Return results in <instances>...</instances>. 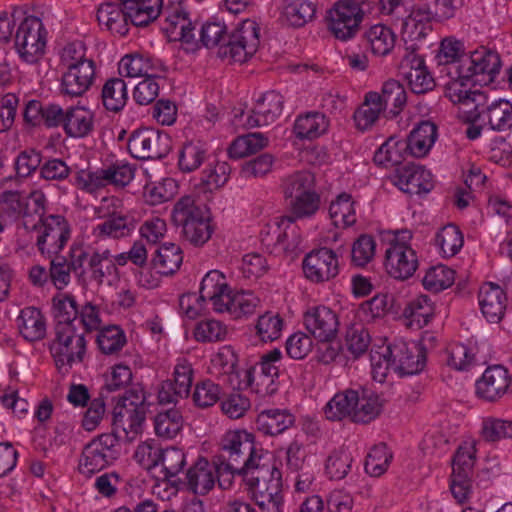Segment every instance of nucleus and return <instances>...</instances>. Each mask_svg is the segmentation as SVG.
Returning <instances> with one entry per match:
<instances>
[{"label": "nucleus", "mask_w": 512, "mask_h": 512, "mask_svg": "<svg viewBox=\"0 0 512 512\" xmlns=\"http://www.w3.org/2000/svg\"><path fill=\"white\" fill-rule=\"evenodd\" d=\"M171 218L181 238L195 247L208 242L214 231L208 208L197 204L190 196H184L175 203Z\"/></svg>", "instance_id": "f257e3e1"}, {"label": "nucleus", "mask_w": 512, "mask_h": 512, "mask_svg": "<svg viewBox=\"0 0 512 512\" xmlns=\"http://www.w3.org/2000/svg\"><path fill=\"white\" fill-rule=\"evenodd\" d=\"M261 458V454L255 448L253 434L245 430H235L223 435L220 451L213 460L224 462V469L240 466L243 472H269V467L260 464Z\"/></svg>", "instance_id": "f03ea898"}, {"label": "nucleus", "mask_w": 512, "mask_h": 512, "mask_svg": "<svg viewBox=\"0 0 512 512\" xmlns=\"http://www.w3.org/2000/svg\"><path fill=\"white\" fill-rule=\"evenodd\" d=\"M149 404L145 391L141 387H133L121 396L114 409L112 432L119 443L122 435L128 441H133L143 431Z\"/></svg>", "instance_id": "7ed1b4c3"}, {"label": "nucleus", "mask_w": 512, "mask_h": 512, "mask_svg": "<svg viewBox=\"0 0 512 512\" xmlns=\"http://www.w3.org/2000/svg\"><path fill=\"white\" fill-rule=\"evenodd\" d=\"M75 274L80 282L87 279L101 286L104 279L117 272L113 255L109 249H85L77 245L76 257L73 262Z\"/></svg>", "instance_id": "20e7f679"}, {"label": "nucleus", "mask_w": 512, "mask_h": 512, "mask_svg": "<svg viewBox=\"0 0 512 512\" xmlns=\"http://www.w3.org/2000/svg\"><path fill=\"white\" fill-rule=\"evenodd\" d=\"M26 230L38 233L36 246L43 256L59 254L71 236V228L68 221L62 215H48L41 223L30 225L29 220L22 223Z\"/></svg>", "instance_id": "39448f33"}, {"label": "nucleus", "mask_w": 512, "mask_h": 512, "mask_svg": "<svg viewBox=\"0 0 512 512\" xmlns=\"http://www.w3.org/2000/svg\"><path fill=\"white\" fill-rule=\"evenodd\" d=\"M86 350L84 332L77 326L55 328V339L50 344V352L59 371L67 373L75 362H82Z\"/></svg>", "instance_id": "423d86ee"}, {"label": "nucleus", "mask_w": 512, "mask_h": 512, "mask_svg": "<svg viewBox=\"0 0 512 512\" xmlns=\"http://www.w3.org/2000/svg\"><path fill=\"white\" fill-rule=\"evenodd\" d=\"M260 28L256 21L245 19L228 35L226 43L218 49L221 58L243 63L251 58L260 44Z\"/></svg>", "instance_id": "0eeeda50"}, {"label": "nucleus", "mask_w": 512, "mask_h": 512, "mask_svg": "<svg viewBox=\"0 0 512 512\" xmlns=\"http://www.w3.org/2000/svg\"><path fill=\"white\" fill-rule=\"evenodd\" d=\"M120 456V446L114 434L104 433L85 445L79 461V471L92 475L113 464Z\"/></svg>", "instance_id": "6e6552de"}, {"label": "nucleus", "mask_w": 512, "mask_h": 512, "mask_svg": "<svg viewBox=\"0 0 512 512\" xmlns=\"http://www.w3.org/2000/svg\"><path fill=\"white\" fill-rule=\"evenodd\" d=\"M47 31L40 18L27 16L15 33V48L20 58L29 64L36 63L44 54Z\"/></svg>", "instance_id": "1a4fd4ad"}, {"label": "nucleus", "mask_w": 512, "mask_h": 512, "mask_svg": "<svg viewBox=\"0 0 512 512\" xmlns=\"http://www.w3.org/2000/svg\"><path fill=\"white\" fill-rule=\"evenodd\" d=\"M127 146L130 154L136 159H162L170 152L172 140L165 132L141 128L132 132Z\"/></svg>", "instance_id": "9d476101"}, {"label": "nucleus", "mask_w": 512, "mask_h": 512, "mask_svg": "<svg viewBox=\"0 0 512 512\" xmlns=\"http://www.w3.org/2000/svg\"><path fill=\"white\" fill-rule=\"evenodd\" d=\"M255 476H258V482L249 486L248 491L260 512H282L281 471L272 467L269 472L256 473Z\"/></svg>", "instance_id": "9b49d317"}, {"label": "nucleus", "mask_w": 512, "mask_h": 512, "mask_svg": "<svg viewBox=\"0 0 512 512\" xmlns=\"http://www.w3.org/2000/svg\"><path fill=\"white\" fill-rule=\"evenodd\" d=\"M140 455L148 456L147 469L162 465L163 479L172 486V480L179 478L178 474L186 465V455L184 451L177 447H167L165 449L155 448L149 444L140 445L137 448L136 457Z\"/></svg>", "instance_id": "f8f14e48"}, {"label": "nucleus", "mask_w": 512, "mask_h": 512, "mask_svg": "<svg viewBox=\"0 0 512 512\" xmlns=\"http://www.w3.org/2000/svg\"><path fill=\"white\" fill-rule=\"evenodd\" d=\"M305 277L313 283H323L339 274V261L336 253L327 247L309 252L302 262Z\"/></svg>", "instance_id": "ddd939ff"}, {"label": "nucleus", "mask_w": 512, "mask_h": 512, "mask_svg": "<svg viewBox=\"0 0 512 512\" xmlns=\"http://www.w3.org/2000/svg\"><path fill=\"white\" fill-rule=\"evenodd\" d=\"M383 357L388 364L395 365L402 375H414L425 367L426 349L421 344L413 343L409 347L405 342H400L388 346Z\"/></svg>", "instance_id": "4468645a"}, {"label": "nucleus", "mask_w": 512, "mask_h": 512, "mask_svg": "<svg viewBox=\"0 0 512 512\" xmlns=\"http://www.w3.org/2000/svg\"><path fill=\"white\" fill-rule=\"evenodd\" d=\"M470 119L480 122L494 131H506L512 128V104L505 99L489 100L485 94L483 105L471 111Z\"/></svg>", "instance_id": "2eb2a0df"}, {"label": "nucleus", "mask_w": 512, "mask_h": 512, "mask_svg": "<svg viewBox=\"0 0 512 512\" xmlns=\"http://www.w3.org/2000/svg\"><path fill=\"white\" fill-rule=\"evenodd\" d=\"M96 67L93 60H81L67 64L61 78V92L71 97H80L93 85Z\"/></svg>", "instance_id": "dca6fc26"}, {"label": "nucleus", "mask_w": 512, "mask_h": 512, "mask_svg": "<svg viewBox=\"0 0 512 512\" xmlns=\"http://www.w3.org/2000/svg\"><path fill=\"white\" fill-rule=\"evenodd\" d=\"M461 61L462 64L456 67L455 72L462 73L463 78H473L476 75L487 74L493 80L501 68L499 54L484 46L470 51Z\"/></svg>", "instance_id": "f3484780"}, {"label": "nucleus", "mask_w": 512, "mask_h": 512, "mask_svg": "<svg viewBox=\"0 0 512 512\" xmlns=\"http://www.w3.org/2000/svg\"><path fill=\"white\" fill-rule=\"evenodd\" d=\"M214 463L204 457H199L197 461L189 467L184 479L176 478L172 480V487L176 489L186 488L189 492L205 496L215 486Z\"/></svg>", "instance_id": "a211bd4d"}, {"label": "nucleus", "mask_w": 512, "mask_h": 512, "mask_svg": "<svg viewBox=\"0 0 512 512\" xmlns=\"http://www.w3.org/2000/svg\"><path fill=\"white\" fill-rule=\"evenodd\" d=\"M304 324L307 331L320 342H332L338 334V315L331 308L320 305L305 312Z\"/></svg>", "instance_id": "6ab92c4d"}, {"label": "nucleus", "mask_w": 512, "mask_h": 512, "mask_svg": "<svg viewBox=\"0 0 512 512\" xmlns=\"http://www.w3.org/2000/svg\"><path fill=\"white\" fill-rule=\"evenodd\" d=\"M418 267L416 252L404 242L395 241L385 252V268L390 276L406 280Z\"/></svg>", "instance_id": "aec40b11"}, {"label": "nucleus", "mask_w": 512, "mask_h": 512, "mask_svg": "<svg viewBox=\"0 0 512 512\" xmlns=\"http://www.w3.org/2000/svg\"><path fill=\"white\" fill-rule=\"evenodd\" d=\"M393 183L401 191L410 195L427 194L434 187L430 171L414 163L397 167Z\"/></svg>", "instance_id": "412c9836"}, {"label": "nucleus", "mask_w": 512, "mask_h": 512, "mask_svg": "<svg viewBox=\"0 0 512 512\" xmlns=\"http://www.w3.org/2000/svg\"><path fill=\"white\" fill-rule=\"evenodd\" d=\"M283 96L274 91L264 93L255 103L251 113L242 123L247 128L260 127L273 123L282 113Z\"/></svg>", "instance_id": "4be33fe9"}, {"label": "nucleus", "mask_w": 512, "mask_h": 512, "mask_svg": "<svg viewBox=\"0 0 512 512\" xmlns=\"http://www.w3.org/2000/svg\"><path fill=\"white\" fill-rule=\"evenodd\" d=\"M162 15L165 17L162 30L171 40L186 44H197L196 27L180 4L163 10Z\"/></svg>", "instance_id": "5701e85b"}, {"label": "nucleus", "mask_w": 512, "mask_h": 512, "mask_svg": "<svg viewBox=\"0 0 512 512\" xmlns=\"http://www.w3.org/2000/svg\"><path fill=\"white\" fill-rule=\"evenodd\" d=\"M463 75L448 76L450 80L445 83V96L453 103L464 107L465 112L471 115L476 106L483 105L485 93L476 89L472 90L469 83L472 78H463Z\"/></svg>", "instance_id": "b1692460"}, {"label": "nucleus", "mask_w": 512, "mask_h": 512, "mask_svg": "<svg viewBox=\"0 0 512 512\" xmlns=\"http://www.w3.org/2000/svg\"><path fill=\"white\" fill-rule=\"evenodd\" d=\"M511 382L508 371L501 365L488 367L476 382L477 395L487 401H496L507 393Z\"/></svg>", "instance_id": "393cba45"}, {"label": "nucleus", "mask_w": 512, "mask_h": 512, "mask_svg": "<svg viewBox=\"0 0 512 512\" xmlns=\"http://www.w3.org/2000/svg\"><path fill=\"white\" fill-rule=\"evenodd\" d=\"M478 300L482 314L488 322L499 323L502 320L507 307V296L499 285L492 282L483 284Z\"/></svg>", "instance_id": "a878e982"}, {"label": "nucleus", "mask_w": 512, "mask_h": 512, "mask_svg": "<svg viewBox=\"0 0 512 512\" xmlns=\"http://www.w3.org/2000/svg\"><path fill=\"white\" fill-rule=\"evenodd\" d=\"M369 101L382 104L387 111L388 118H395L404 109L407 103V93L404 86L395 79L384 82L381 93L369 92Z\"/></svg>", "instance_id": "bb28decb"}, {"label": "nucleus", "mask_w": 512, "mask_h": 512, "mask_svg": "<svg viewBox=\"0 0 512 512\" xmlns=\"http://www.w3.org/2000/svg\"><path fill=\"white\" fill-rule=\"evenodd\" d=\"M97 20L107 30L119 36H125L132 24V12L121 5V1L102 3L97 10Z\"/></svg>", "instance_id": "cd10ccee"}, {"label": "nucleus", "mask_w": 512, "mask_h": 512, "mask_svg": "<svg viewBox=\"0 0 512 512\" xmlns=\"http://www.w3.org/2000/svg\"><path fill=\"white\" fill-rule=\"evenodd\" d=\"M296 418L288 409H266L256 418V429L265 436H277L293 427Z\"/></svg>", "instance_id": "c85d7f7f"}, {"label": "nucleus", "mask_w": 512, "mask_h": 512, "mask_svg": "<svg viewBox=\"0 0 512 512\" xmlns=\"http://www.w3.org/2000/svg\"><path fill=\"white\" fill-rule=\"evenodd\" d=\"M437 126L429 121H420L405 140L409 155L415 158L425 157L437 139Z\"/></svg>", "instance_id": "c756f323"}, {"label": "nucleus", "mask_w": 512, "mask_h": 512, "mask_svg": "<svg viewBox=\"0 0 512 512\" xmlns=\"http://www.w3.org/2000/svg\"><path fill=\"white\" fill-rule=\"evenodd\" d=\"M17 326L20 335L29 342L40 341L47 332L46 318L36 307H25L17 317Z\"/></svg>", "instance_id": "7c9ffc66"}, {"label": "nucleus", "mask_w": 512, "mask_h": 512, "mask_svg": "<svg viewBox=\"0 0 512 512\" xmlns=\"http://www.w3.org/2000/svg\"><path fill=\"white\" fill-rule=\"evenodd\" d=\"M357 392V405H355L352 421L368 424L375 420L382 412L384 399L375 391L368 388H359Z\"/></svg>", "instance_id": "2f4dec72"}, {"label": "nucleus", "mask_w": 512, "mask_h": 512, "mask_svg": "<svg viewBox=\"0 0 512 512\" xmlns=\"http://www.w3.org/2000/svg\"><path fill=\"white\" fill-rule=\"evenodd\" d=\"M136 224L137 220L131 214L113 212L94 228V234L100 238L119 239L130 235Z\"/></svg>", "instance_id": "473e14b6"}, {"label": "nucleus", "mask_w": 512, "mask_h": 512, "mask_svg": "<svg viewBox=\"0 0 512 512\" xmlns=\"http://www.w3.org/2000/svg\"><path fill=\"white\" fill-rule=\"evenodd\" d=\"M93 113L84 107L70 106L66 108V121L64 132L73 138H83L89 135L94 128Z\"/></svg>", "instance_id": "72a5a7b5"}, {"label": "nucleus", "mask_w": 512, "mask_h": 512, "mask_svg": "<svg viewBox=\"0 0 512 512\" xmlns=\"http://www.w3.org/2000/svg\"><path fill=\"white\" fill-rule=\"evenodd\" d=\"M467 56L465 53L464 44L453 38H446L442 40L439 51L437 53L438 65L442 66L441 73H446L447 76L461 75L462 73L455 72L456 67L462 64V59Z\"/></svg>", "instance_id": "f704fd0d"}, {"label": "nucleus", "mask_w": 512, "mask_h": 512, "mask_svg": "<svg viewBox=\"0 0 512 512\" xmlns=\"http://www.w3.org/2000/svg\"><path fill=\"white\" fill-rule=\"evenodd\" d=\"M357 392L355 389H346L336 393L323 408L328 420L341 421L346 417L352 420L355 405H357Z\"/></svg>", "instance_id": "c9c22d12"}, {"label": "nucleus", "mask_w": 512, "mask_h": 512, "mask_svg": "<svg viewBox=\"0 0 512 512\" xmlns=\"http://www.w3.org/2000/svg\"><path fill=\"white\" fill-rule=\"evenodd\" d=\"M209 159L208 145L201 140H191L183 144L179 151L178 166L184 173L197 170Z\"/></svg>", "instance_id": "e433bc0d"}, {"label": "nucleus", "mask_w": 512, "mask_h": 512, "mask_svg": "<svg viewBox=\"0 0 512 512\" xmlns=\"http://www.w3.org/2000/svg\"><path fill=\"white\" fill-rule=\"evenodd\" d=\"M121 5L132 12V24L144 27L156 20L163 12V0H120Z\"/></svg>", "instance_id": "4c0bfd02"}, {"label": "nucleus", "mask_w": 512, "mask_h": 512, "mask_svg": "<svg viewBox=\"0 0 512 512\" xmlns=\"http://www.w3.org/2000/svg\"><path fill=\"white\" fill-rule=\"evenodd\" d=\"M364 39L367 47L376 56H386L390 54L395 46L396 35L393 30L383 24L371 26L364 33Z\"/></svg>", "instance_id": "58836bf2"}, {"label": "nucleus", "mask_w": 512, "mask_h": 512, "mask_svg": "<svg viewBox=\"0 0 512 512\" xmlns=\"http://www.w3.org/2000/svg\"><path fill=\"white\" fill-rule=\"evenodd\" d=\"M329 127L328 118L321 112H308L297 117L294 132L299 139H315L324 134Z\"/></svg>", "instance_id": "ea45409f"}, {"label": "nucleus", "mask_w": 512, "mask_h": 512, "mask_svg": "<svg viewBox=\"0 0 512 512\" xmlns=\"http://www.w3.org/2000/svg\"><path fill=\"white\" fill-rule=\"evenodd\" d=\"M152 265L162 275H172L180 268L183 262V252L175 243L162 244L152 258Z\"/></svg>", "instance_id": "a19ab883"}, {"label": "nucleus", "mask_w": 512, "mask_h": 512, "mask_svg": "<svg viewBox=\"0 0 512 512\" xmlns=\"http://www.w3.org/2000/svg\"><path fill=\"white\" fill-rule=\"evenodd\" d=\"M406 155H409V151L405 140L390 137L377 149L373 160L380 166L400 167Z\"/></svg>", "instance_id": "79ce46f5"}, {"label": "nucleus", "mask_w": 512, "mask_h": 512, "mask_svg": "<svg viewBox=\"0 0 512 512\" xmlns=\"http://www.w3.org/2000/svg\"><path fill=\"white\" fill-rule=\"evenodd\" d=\"M76 248L77 245L75 244L71 246L69 251V261L65 256L60 255V253L53 256H46L50 259V279L57 289H62L67 286L71 278L70 273H75L73 262L76 257Z\"/></svg>", "instance_id": "37998d69"}, {"label": "nucleus", "mask_w": 512, "mask_h": 512, "mask_svg": "<svg viewBox=\"0 0 512 512\" xmlns=\"http://www.w3.org/2000/svg\"><path fill=\"white\" fill-rule=\"evenodd\" d=\"M315 12V5L309 0H287L282 17L287 25L299 28L311 21Z\"/></svg>", "instance_id": "c03bdc74"}, {"label": "nucleus", "mask_w": 512, "mask_h": 512, "mask_svg": "<svg viewBox=\"0 0 512 512\" xmlns=\"http://www.w3.org/2000/svg\"><path fill=\"white\" fill-rule=\"evenodd\" d=\"M103 106L111 112L121 111L128 100L127 84L121 78H110L101 91Z\"/></svg>", "instance_id": "a18cd8bd"}, {"label": "nucleus", "mask_w": 512, "mask_h": 512, "mask_svg": "<svg viewBox=\"0 0 512 512\" xmlns=\"http://www.w3.org/2000/svg\"><path fill=\"white\" fill-rule=\"evenodd\" d=\"M355 202L348 193H341L329 207V215L336 227H350L356 223Z\"/></svg>", "instance_id": "49530a36"}, {"label": "nucleus", "mask_w": 512, "mask_h": 512, "mask_svg": "<svg viewBox=\"0 0 512 512\" xmlns=\"http://www.w3.org/2000/svg\"><path fill=\"white\" fill-rule=\"evenodd\" d=\"M22 198L18 192L5 191L0 195V233L11 228L22 216Z\"/></svg>", "instance_id": "de8ad7c7"}, {"label": "nucleus", "mask_w": 512, "mask_h": 512, "mask_svg": "<svg viewBox=\"0 0 512 512\" xmlns=\"http://www.w3.org/2000/svg\"><path fill=\"white\" fill-rule=\"evenodd\" d=\"M434 303L427 295H420L411 300L404 309V316L409 320L410 326L422 328L434 316Z\"/></svg>", "instance_id": "09e8293b"}, {"label": "nucleus", "mask_w": 512, "mask_h": 512, "mask_svg": "<svg viewBox=\"0 0 512 512\" xmlns=\"http://www.w3.org/2000/svg\"><path fill=\"white\" fill-rule=\"evenodd\" d=\"M268 142V138L260 132L241 135L231 143L228 154L231 158L240 159L265 148Z\"/></svg>", "instance_id": "8fccbe9b"}, {"label": "nucleus", "mask_w": 512, "mask_h": 512, "mask_svg": "<svg viewBox=\"0 0 512 512\" xmlns=\"http://www.w3.org/2000/svg\"><path fill=\"white\" fill-rule=\"evenodd\" d=\"M121 73L127 77H150L155 76L156 62L150 57L140 54L126 55L119 64Z\"/></svg>", "instance_id": "3c124183"}, {"label": "nucleus", "mask_w": 512, "mask_h": 512, "mask_svg": "<svg viewBox=\"0 0 512 512\" xmlns=\"http://www.w3.org/2000/svg\"><path fill=\"white\" fill-rule=\"evenodd\" d=\"M54 316L56 319L55 328L59 326H76L78 320L79 306L74 296L70 294L60 295L53 299Z\"/></svg>", "instance_id": "603ef678"}, {"label": "nucleus", "mask_w": 512, "mask_h": 512, "mask_svg": "<svg viewBox=\"0 0 512 512\" xmlns=\"http://www.w3.org/2000/svg\"><path fill=\"white\" fill-rule=\"evenodd\" d=\"M183 417L176 409H168L157 413L154 418V430L158 437L174 438L182 429Z\"/></svg>", "instance_id": "864d4df0"}, {"label": "nucleus", "mask_w": 512, "mask_h": 512, "mask_svg": "<svg viewBox=\"0 0 512 512\" xmlns=\"http://www.w3.org/2000/svg\"><path fill=\"white\" fill-rule=\"evenodd\" d=\"M315 177L309 171H298L288 176L283 182V192L286 200L314 193Z\"/></svg>", "instance_id": "5fc2aeb1"}, {"label": "nucleus", "mask_w": 512, "mask_h": 512, "mask_svg": "<svg viewBox=\"0 0 512 512\" xmlns=\"http://www.w3.org/2000/svg\"><path fill=\"white\" fill-rule=\"evenodd\" d=\"M287 200L292 216L283 219L282 224L285 222L293 223L295 219L311 217L318 211L320 205V196L316 192Z\"/></svg>", "instance_id": "6e6d98bb"}, {"label": "nucleus", "mask_w": 512, "mask_h": 512, "mask_svg": "<svg viewBox=\"0 0 512 512\" xmlns=\"http://www.w3.org/2000/svg\"><path fill=\"white\" fill-rule=\"evenodd\" d=\"M455 271L445 265L431 267L423 277L422 283L426 290L438 293L453 285Z\"/></svg>", "instance_id": "4d7b16f0"}, {"label": "nucleus", "mask_w": 512, "mask_h": 512, "mask_svg": "<svg viewBox=\"0 0 512 512\" xmlns=\"http://www.w3.org/2000/svg\"><path fill=\"white\" fill-rule=\"evenodd\" d=\"M370 342V334L363 324L354 323L347 328L345 345L355 359L359 358L367 351Z\"/></svg>", "instance_id": "13d9d810"}, {"label": "nucleus", "mask_w": 512, "mask_h": 512, "mask_svg": "<svg viewBox=\"0 0 512 512\" xmlns=\"http://www.w3.org/2000/svg\"><path fill=\"white\" fill-rule=\"evenodd\" d=\"M100 177L103 182V187L106 185L124 187L133 179L134 169L128 163L116 161L107 168L100 169Z\"/></svg>", "instance_id": "bf43d9fd"}, {"label": "nucleus", "mask_w": 512, "mask_h": 512, "mask_svg": "<svg viewBox=\"0 0 512 512\" xmlns=\"http://www.w3.org/2000/svg\"><path fill=\"white\" fill-rule=\"evenodd\" d=\"M213 463L215 469V482H218V485L221 489H229L232 485L233 478L235 475L242 476L243 481L246 483L247 487L256 485L258 482V476H255L256 473H253L252 471L243 472L240 466L234 467L233 469H224V462H218L213 460Z\"/></svg>", "instance_id": "052dcab7"}, {"label": "nucleus", "mask_w": 512, "mask_h": 512, "mask_svg": "<svg viewBox=\"0 0 512 512\" xmlns=\"http://www.w3.org/2000/svg\"><path fill=\"white\" fill-rule=\"evenodd\" d=\"M352 461V455L347 448L340 447L334 450L326 460L327 475L334 480L345 478L351 469Z\"/></svg>", "instance_id": "680f3d73"}, {"label": "nucleus", "mask_w": 512, "mask_h": 512, "mask_svg": "<svg viewBox=\"0 0 512 512\" xmlns=\"http://www.w3.org/2000/svg\"><path fill=\"white\" fill-rule=\"evenodd\" d=\"M435 242L445 256L452 257L460 251L464 240L460 229L449 224L436 234Z\"/></svg>", "instance_id": "e2e57ef3"}, {"label": "nucleus", "mask_w": 512, "mask_h": 512, "mask_svg": "<svg viewBox=\"0 0 512 512\" xmlns=\"http://www.w3.org/2000/svg\"><path fill=\"white\" fill-rule=\"evenodd\" d=\"M221 387L210 379L195 384L192 400L198 408H208L216 404L221 396Z\"/></svg>", "instance_id": "0e129e2a"}, {"label": "nucleus", "mask_w": 512, "mask_h": 512, "mask_svg": "<svg viewBox=\"0 0 512 512\" xmlns=\"http://www.w3.org/2000/svg\"><path fill=\"white\" fill-rule=\"evenodd\" d=\"M97 344L102 353L114 354L126 344V336L120 327L108 326L100 330L97 336Z\"/></svg>", "instance_id": "69168bd1"}, {"label": "nucleus", "mask_w": 512, "mask_h": 512, "mask_svg": "<svg viewBox=\"0 0 512 512\" xmlns=\"http://www.w3.org/2000/svg\"><path fill=\"white\" fill-rule=\"evenodd\" d=\"M391 459L392 455L386 444L375 445L366 456L365 471L371 476L378 477L387 470Z\"/></svg>", "instance_id": "338daca9"}, {"label": "nucleus", "mask_w": 512, "mask_h": 512, "mask_svg": "<svg viewBox=\"0 0 512 512\" xmlns=\"http://www.w3.org/2000/svg\"><path fill=\"white\" fill-rule=\"evenodd\" d=\"M376 242L373 236L361 234L351 248V261L357 267H364L375 255Z\"/></svg>", "instance_id": "774afa93"}]
</instances>
